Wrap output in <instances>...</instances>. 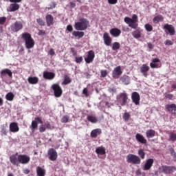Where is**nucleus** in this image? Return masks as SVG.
<instances>
[{
	"mask_svg": "<svg viewBox=\"0 0 176 176\" xmlns=\"http://www.w3.org/2000/svg\"><path fill=\"white\" fill-rule=\"evenodd\" d=\"M157 63H160V59L155 58L152 60V63H150L151 68H160L162 65L158 64Z\"/></svg>",
	"mask_w": 176,
	"mask_h": 176,
	"instance_id": "24",
	"label": "nucleus"
},
{
	"mask_svg": "<svg viewBox=\"0 0 176 176\" xmlns=\"http://www.w3.org/2000/svg\"><path fill=\"white\" fill-rule=\"evenodd\" d=\"M164 30H166L170 36L175 35V28L173 25L166 23L164 25Z\"/></svg>",
	"mask_w": 176,
	"mask_h": 176,
	"instance_id": "17",
	"label": "nucleus"
},
{
	"mask_svg": "<svg viewBox=\"0 0 176 176\" xmlns=\"http://www.w3.org/2000/svg\"><path fill=\"white\" fill-rule=\"evenodd\" d=\"M48 54L50 56H56V52H54V49L51 48L49 51H48Z\"/></svg>",
	"mask_w": 176,
	"mask_h": 176,
	"instance_id": "52",
	"label": "nucleus"
},
{
	"mask_svg": "<svg viewBox=\"0 0 176 176\" xmlns=\"http://www.w3.org/2000/svg\"><path fill=\"white\" fill-rule=\"evenodd\" d=\"M96 153L97 155H105L107 151H105V147L100 146L96 148Z\"/></svg>",
	"mask_w": 176,
	"mask_h": 176,
	"instance_id": "35",
	"label": "nucleus"
},
{
	"mask_svg": "<svg viewBox=\"0 0 176 176\" xmlns=\"http://www.w3.org/2000/svg\"><path fill=\"white\" fill-rule=\"evenodd\" d=\"M47 155L50 160L52 162H56V160H57V157H58V154L54 148H50L48 150Z\"/></svg>",
	"mask_w": 176,
	"mask_h": 176,
	"instance_id": "9",
	"label": "nucleus"
},
{
	"mask_svg": "<svg viewBox=\"0 0 176 176\" xmlns=\"http://www.w3.org/2000/svg\"><path fill=\"white\" fill-rule=\"evenodd\" d=\"M126 162L131 164H141V158H140L138 155L134 154H129L126 156Z\"/></svg>",
	"mask_w": 176,
	"mask_h": 176,
	"instance_id": "6",
	"label": "nucleus"
},
{
	"mask_svg": "<svg viewBox=\"0 0 176 176\" xmlns=\"http://www.w3.org/2000/svg\"><path fill=\"white\" fill-rule=\"evenodd\" d=\"M135 139L138 142H139L140 144H142L143 145H146V143L148 142L146 139H145L144 135H142V134L141 133H137L135 135Z\"/></svg>",
	"mask_w": 176,
	"mask_h": 176,
	"instance_id": "20",
	"label": "nucleus"
},
{
	"mask_svg": "<svg viewBox=\"0 0 176 176\" xmlns=\"http://www.w3.org/2000/svg\"><path fill=\"white\" fill-rule=\"evenodd\" d=\"M87 119L88 122H90L91 123H97V122H98V118L94 116H88Z\"/></svg>",
	"mask_w": 176,
	"mask_h": 176,
	"instance_id": "37",
	"label": "nucleus"
},
{
	"mask_svg": "<svg viewBox=\"0 0 176 176\" xmlns=\"http://www.w3.org/2000/svg\"><path fill=\"white\" fill-rule=\"evenodd\" d=\"M21 38L25 42V46L26 49H32L35 46V41L32 38L31 34L28 32H24L21 34Z\"/></svg>",
	"mask_w": 176,
	"mask_h": 176,
	"instance_id": "3",
	"label": "nucleus"
},
{
	"mask_svg": "<svg viewBox=\"0 0 176 176\" xmlns=\"http://www.w3.org/2000/svg\"><path fill=\"white\" fill-rule=\"evenodd\" d=\"M153 163H154L153 159L152 158L148 159L143 166L144 171H148L151 170V168H152V166H153Z\"/></svg>",
	"mask_w": 176,
	"mask_h": 176,
	"instance_id": "15",
	"label": "nucleus"
},
{
	"mask_svg": "<svg viewBox=\"0 0 176 176\" xmlns=\"http://www.w3.org/2000/svg\"><path fill=\"white\" fill-rule=\"evenodd\" d=\"M144 28H145L146 31H147V32H151V31H153V27L152 26V25H151L149 23L145 24Z\"/></svg>",
	"mask_w": 176,
	"mask_h": 176,
	"instance_id": "42",
	"label": "nucleus"
},
{
	"mask_svg": "<svg viewBox=\"0 0 176 176\" xmlns=\"http://www.w3.org/2000/svg\"><path fill=\"white\" fill-rule=\"evenodd\" d=\"M164 17L163 15H157L153 19V23L154 24H159V23L164 21Z\"/></svg>",
	"mask_w": 176,
	"mask_h": 176,
	"instance_id": "29",
	"label": "nucleus"
},
{
	"mask_svg": "<svg viewBox=\"0 0 176 176\" xmlns=\"http://www.w3.org/2000/svg\"><path fill=\"white\" fill-rule=\"evenodd\" d=\"M6 23V16H1L0 17V25H3Z\"/></svg>",
	"mask_w": 176,
	"mask_h": 176,
	"instance_id": "51",
	"label": "nucleus"
},
{
	"mask_svg": "<svg viewBox=\"0 0 176 176\" xmlns=\"http://www.w3.org/2000/svg\"><path fill=\"white\" fill-rule=\"evenodd\" d=\"M56 74L54 72H43V78L44 79H47L48 80H52V79H54Z\"/></svg>",
	"mask_w": 176,
	"mask_h": 176,
	"instance_id": "25",
	"label": "nucleus"
},
{
	"mask_svg": "<svg viewBox=\"0 0 176 176\" xmlns=\"http://www.w3.org/2000/svg\"><path fill=\"white\" fill-rule=\"evenodd\" d=\"M165 98H168V100H173V98H174V96L171 94H168L165 96Z\"/></svg>",
	"mask_w": 176,
	"mask_h": 176,
	"instance_id": "55",
	"label": "nucleus"
},
{
	"mask_svg": "<svg viewBox=\"0 0 176 176\" xmlns=\"http://www.w3.org/2000/svg\"><path fill=\"white\" fill-rule=\"evenodd\" d=\"M38 35H46V32H45V30H39Z\"/></svg>",
	"mask_w": 176,
	"mask_h": 176,
	"instance_id": "62",
	"label": "nucleus"
},
{
	"mask_svg": "<svg viewBox=\"0 0 176 176\" xmlns=\"http://www.w3.org/2000/svg\"><path fill=\"white\" fill-rule=\"evenodd\" d=\"M69 5L71 8H75V6H76V4H75V3L70 1L69 2Z\"/></svg>",
	"mask_w": 176,
	"mask_h": 176,
	"instance_id": "64",
	"label": "nucleus"
},
{
	"mask_svg": "<svg viewBox=\"0 0 176 176\" xmlns=\"http://www.w3.org/2000/svg\"><path fill=\"white\" fill-rule=\"evenodd\" d=\"M101 133H102L101 129H96L91 131L90 135L91 138H97V136L101 135Z\"/></svg>",
	"mask_w": 176,
	"mask_h": 176,
	"instance_id": "28",
	"label": "nucleus"
},
{
	"mask_svg": "<svg viewBox=\"0 0 176 176\" xmlns=\"http://www.w3.org/2000/svg\"><path fill=\"white\" fill-rule=\"evenodd\" d=\"M6 75H8L9 76V78H12L13 72H12L11 70L9 69H4L1 70V74H0L1 78H5V76Z\"/></svg>",
	"mask_w": 176,
	"mask_h": 176,
	"instance_id": "23",
	"label": "nucleus"
},
{
	"mask_svg": "<svg viewBox=\"0 0 176 176\" xmlns=\"http://www.w3.org/2000/svg\"><path fill=\"white\" fill-rule=\"evenodd\" d=\"M116 100L117 102L121 105V107H124L127 105L129 102V95H127V93L126 91L120 93L116 96Z\"/></svg>",
	"mask_w": 176,
	"mask_h": 176,
	"instance_id": "5",
	"label": "nucleus"
},
{
	"mask_svg": "<svg viewBox=\"0 0 176 176\" xmlns=\"http://www.w3.org/2000/svg\"><path fill=\"white\" fill-rule=\"evenodd\" d=\"M54 8H56V3L52 2V3L50 5V7H47V8H45V10L47 9V10H52V9H54Z\"/></svg>",
	"mask_w": 176,
	"mask_h": 176,
	"instance_id": "49",
	"label": "nucleus"
},
{
	"mask_svg": "<svg viewBox=\"0 0 176 176\" xmlns=\"http://www.w3.org/2000/svg\"><path fill=\"white\" fill-rule=\"evenodd\" d=\"M138 154L140 156V158L142 159V160H144V159H145V151L144 150V148H140L138 150Z\"/></svg>",
	"mask_w": 176,
	"mask_h": 176,
	"instance_id": "40",
	"label": "nucleus"
},
{
	"mask_svg": "<svg viewBox=\"0 0 176 176\" xmlns=\"http://www.w3.org/2000/svg\"><path fill=\"white\" fill-rule=\"evenodd\" d=\"M71 52L72 53L74 57H76V56L78 54V52H76V50L74 47L71 48Z\"/></svg>",
	"mask_w": 176,
	"mask_h": 176,
	"instance_id": "54",
	"label": "nucleus"
},
{
	"mask_svg": "<svg viewBox=\"0 0 176 176\" xmlns=\"http://www.w3.org/2000/svg\"><path fill=\"white\" fill-rule=\"evenodd\" d=\"M41 123V124L43 123V121L39 118H35L34 120L32 122V124L30 126V129L32 132L35 131L36 129H38V124Z\"/></svg>",
	"mask_w": 176,
	"mask_h": 176,
	"instance_id": "11",
	"label": "nucleus"
},
{
	"mask_svg": "<svg viewBox=\"0 0 176 176\" xmlns=\"http://www.w3.org/2000/svg\"><path fill=\"white\" fill-rule=\"evenodd\" d=\"M28 82H29L30 85H36V83L39 82V78L36 76H30L28 78Z\"/></svg>",
	"mask_w": 176,
	"mask_h": 176,
	"instance_id": "32",
	"label": "nucleus"
},
{
	"mask_svg": "<svg viewBox=\"0 0 176 176\" xmlns=\"http://www.w3.org/2000/svg\"><path fill=\"white\" fill-rule=\"evenodd\" d=\"M45 21L47 26L50 27L54 24V17L50 14H47L45 16Z\"/></svg>",
	"mask_w": 176,
	"mask_h": 176,
	"instance_id": "18",
	"label": "nucleus"
},
{
	"mask_svg": "<svg viewBox=\"0 0 176 176\" xmlns=\"http://www.w3.org/2000/svg\"><path fill=\"white\" fill-rule=\"evenodd\" d=\"M156 135V131L153 129L147 130L146 132V137L147 138H153Z\"/></svg>",
	"mask_w": 176,
	"mask_h": 176,
	"instance_id": "33",
	"label": "nucleus"
},
{
	"mask_svg": "<svg viewBox=\"0 0 176 176\" xmlns=\"http://www.w3.org/2000/svg\"><path fill=\"white\" fill-rule=\"evenodd\" d=\"M68 120H69V116H65L61 119L62 123H68Z\"/></svg>",
	"mask_w": 176,
	"mask_h": 176,
	"instance_id": "45",
	"label": "nucleus"
},
{
	"mask_svg": "<svg viewBox=\"0 0 176 176\" xmlns=\"http://www.w3.org/2000/svg\"><path fill=\"white\" fill-rule=\"evenodd\" d=\"M75 57V60H76V63L77 64H80V63H82V61H83V57L82 56H74Z\"/></svg>",
	"mask_w": 176,
	"mask_h": 176,
	"instance_id": "44",
	"label": "nucleus"
},
{
	"mask_svg": "<svg viewBox=\"0 0 176 176\" xmlns=\"http://www.w3.org/2000/svg\"><path fill=\"white\" fill-rule=\"evenodd\" d=\"M120 82L127 86V85H130V77L129 76H123L120 78Z\"/></svg>",
	"mask_w": 176,
	"mask_h": 176,
	"instance_id": "30",
	"label": "nucleus"
},
{
	"mask_svg": "<svg viewBox=\"0 0 176 176\" xmlns=\"http://www.w3.org/2000/svg\"><path fill=\"white\" fill-rule=\"evenodd\" d=\"M40 133H45L46 131V126H41L38 129Z\"/></svg>",
	"mask_w": 176,
	"mask_h": 176,
	"instance_id": "57",
	"label": "nucleus"
},
{
	"mask_svg": "<svg viewBox=\"0 0 176 176\" xmlns=\"http://www.w3.org/2000/svg\"><path fill=\"white\" fill-rule=\"evenodd\" d=\"M72 35L76 38H83V36H85V32L74 31L72 32Z\"/></svg>",
	"mask_w": 176,
	"mask_h": 176,
	"instance_id": "36",
	"label": "nucleus"
},
{
	"mask_svg": "<svg viewBox=\"0 0 176 176\" xmlns=\"http://www.w3.org/2000/svg\"><path fill=\"white\" fill-rule=\"evenodd\" d=\"M131 100L135 105H140V101L141 100V97L140 96V94L138 92H133L131 95Z\"/></svg>",
	"mask_w": 176,
	"mask_h": 176,
	"instance_id": "14",
	"label": "nucleus"
},
{
	"mask_svg": "<svg viewBox=\"0 0 176 176\" xmlns=\"http://www.w3.org/2000/svg\"><path fill=\"white\" fill-rule=\"evenodd\" d=\"M165 109L170 112L172 115H176V104H166L165 106Z\"/></svg>",
	"mask_w": 176,
	"mask_h": 176,
	"instance_id": "19",
	"label": "nucleus"
},
{
	"mask_svg": "<svg viewBox=\"0 0 176 176\" xmlns=\"http://www.w3.org/2000/svg\"><path fill=\"white\" fill-rule=\"evenodd\" d=\"M120 49V43L119 42H114L112 45V50H119Z\"/></svg>",
	"mask_w": 176,
	"mask_h": 176,
	"instance_id": "41",
	"label": "nucleus"
},
{
	"mask_svg": "<svg viewBox=\"0 0 176 176\" xmlns=\"http://www.w3.org/2000/svg\"><path fill=\"white\" fill-rule=\"evenodd\" d=\"M67 30L69 32H72V31H74V28L72 27V25H68L67 26Z\"/></svg>",
	"mask_w": 176,
	"mask_h": 176,
	"instance_id": "58",
	"label": "nucleus"
},
{
	"mask_svg": "<svg viewBox=\"0 0 176 176\" xmlns=\"http://www.w3.org/2000/svg\"><path fill=\"white\" fill-rule=\"evenodd\" d=\"M122 74H123V72H122V67L118 66L113 70L112 77L113 78V79H119Z\"/></svg>",
	"mask_w": 176,
	"mask_h": 176,
	"instance_id": "10",
	"label": "nucleus"
},
{
	"mask_svg": "<svg viewBox=\"0 0 176 176\" xmlns=\"http://www.w3.org/2000/svg\"><path fill=\"white\" fill-rule=\"evenodd\" d=\"M6 100H7V101H13V100H14V94L12 92H8L6 95Z\"/></svg>",
	"mask_w": 176,
	"mask_h": 176,
	"instance_id": "38",
	"label": "nucleus"
},
{
	"mask_svg": "<svg viewBox=\"0 0 176 176\" xmlns=\"http://www.w3.org/2000/svg\"><path fill=\"white\" fill-rule=\"evenodd\" d=\"M149 66L146 65V64H143L140 67V72L142 73L143 76L146 78L148 76V71H149Z\"/></svg>",
	"mask_w": 176,
	"mask_h": 176,
	"instance_id": "26",
	"label": "nucleus"
},
{
	"mask_svg": "<svg viewBox=\"0 0 176 176\" xmlns=\"http://www.w3.org/2000/svg\"><path fill=\"white\" fill-rule=\"evenodd\" d=\"M10 2L12 3H19L20 2H21V0H9Z\"/></svg>",
	"mask_w": 176,
	"mask_h": 176,
	"instance_id": "61",
	"label": "nucleus"
},
{
	"mask_svg": "<svg viewBox=\"0 0 176 176\" xmlns=\"http://www.w3.org/2000/svg\"><path fill=\"white\" fill-rule=\"evenodd\" d=\"M124 23L128 24L129 27L130 28H132L133 30H135L132 32V36L135 38V39H140L141 38V30L138 28V16L137 14H134L132 16V18H130L129 16H126L124 19Z\"/></svg>",
	"mask_w": 176,
	"mask_h": 176,
	"instance_id": "1",
	"label": "nucleus"
},
{
	"mask_svg": "<svg viewBox=\"0 0 176 176\" xmlns=\"http://www.w3.org/2000/svg\"><path fill=\"white\" fill-rule=\"evenodd\" d=\"M63 82H62V85H65L66 86V85H69V83H71V82H72V80L71 79V78L69 77L68 75H65L63 76Z\"/></svg>",
	"mask_w": 176,
	"mask_h": 176,
	"instance_id": "34",
	"label": "nucleus"
},
{
	"mask_svg": "<svg viewBox=\"0 0 176 176\" xmlns=\"http://www.w3.org/2000/svg\"><path fill=\"white\" fill-rule=\"evenodd\" d=\"M165 45H166L168 46H171L172 45H173V43L170 40H166L165 41Z\"/></svg>",
	"mask_w": 176,
	"mask_h": 176,
	"instance_id": "60",
	"label": "nucleus"
},
{
	"mask_svg": "<svg viewBox=\"0 0 176 176\" xmlns=\"http://www.w3.org/2000/svg\"><path fill=\"white\" fill-rule=\"evenodd\" d=\"M20 9V5L14 3L10 5L8 8L7 9V12H16V10H19Z\"/></svg>",
	"mask_w": 176,
	"mask_h": 176,
	"instance_id": "27",
	"label": "nucleus"
},
{
	"mask_svg": "<svg viewBox=\"0 0 176 176\" xmlns=\"http://www.w3.org/2000/svg\"><path fill=\"white\" fill-rule=\"evenodd\" d=\"M31 160V157L28 155L21 154L19 153L10 156V162L13 166H19V164H28Z\"/></svg>",
	"mask_w": 176,
	"mask_h": 176,
	"instance_id": "2",
	"label": "nucleus"
},
{
	"mask_svg": "<svg viewBox=\"0 0 176 176\" xmlns=\"http://www.w3.org/2000/svg\"><path fill=\"white\" fill-rule=\"evenodd\" d=\"M160 170L161 173H163L164 174H173V173L176 171V167L174 166H162L160 168Z\"/></svg>",
	"mask_w": 176,
	"mask_h": 176,
	"instance_id": "7",
	"label": "nucleus"
},
{
	"mask_svg": "<svg viewBox=\"0 0 176 176\" xmlns=\"http://www.w3.org/2000/svg\"><path fill=\"white\" fill-rule=\"evenodd\" d=\"M94 57H96V54H94V51H89L87 52V58H85V63L87 64H90V63H93V61L94 60Z\"/></svg>",
	"mask_w": 176,
	"mask_h": 176,
	"instance_id": "12",
	"label": "nucleus"
},
{
	"mask_svg": "<svg viewBox=\"0 0 176 176\" xmlns=\"http://www.w3.org/2000/svg\"><path fill=\"white\" fill-rule=\"evenodd\" d=\"M136 175H141L142 174L141 169H138L135 173Z\"/></svg>",
	"mask_w": 176,
	"mask_h": 176,
	"instance_id": "63",
	"label": "nucleus"
},
{
	"mask_svg": "<svg viewBox=\"0 0 176 176\" xmlns=\"http://www.w3.org/2000/svg\"><path fill=\"white\" fill-rule=\"evenodd\" d=\"M52 89L54 91L55 97L58 98L63 96V89H61V87L58 84L52 85Z\"/></svg>",
	"mask_w": 176,
	"mask_h": 176,
	"instance_id": "8",
	"label": "nucleus"
},
{
	"mask_svg": "<svg viewBox=\"0 0 176 176\" xmlns=\"http://www.w3.org/2000/svg\"><path fill=\"white\" fill-rule=\"evenodd\" d=\"M123 119L125 122H129V119H130V113H124L123 115Z\"/></svg>",
	"mask_w": 176,
	"mask_h": 176,
	"instance_id": "43",
	"label": "nucleus"
},
{
	"mask_svg": "<svg viewBox=\"0 0 176 176\" xmlns=\"http://www.w3.org/2000/svg\"><path fill=\"white\" fill-rule=\"evenodd\" d=\"M107 1L109 5H116V3H118V0H107Z\"/></svg>",
	"mask_w": 176,
	"mask_h": 176,
	"instance_id": "56",
	"label": "nucleus"
},
{
	"mask_svg": "<svg viewBox=\"0 0 176 176\" xmlns=\"http://www.w3.org/2000/svg\"><path fill=\"white\" fill-rule=\"evenodd\" d=\"M89 25V21L85 18H80L78 22H76L74 24V28L77 31H85L87 30Z\"/></svg>",
	"mask_w": 176,
	"mask_h": 176,
	"instance_id": "4",
	"label": "nucleus"
},
{
	"mask_svg": "<svg viewBox=\"0 0 176 176\" xmlns=\"http://www.w3.org/2000/svg\"><path fill=\"white\" fill-rule=\"evenodd\" d=\"M11 30L13 32H19L20 30H23V23L20 21H16L11 25Z\"/></svg>",
	"mask_w": 176,
	"mask_h": 176,
	"instance_id": "13",
	"label": "nucleus"
},
{
	"mask_svg": "<svg viewBox=\"0 0 176 176\" xmlns=\"http://www.w3.org/2000/svg\"><path fill=\"white\" fill-rule=\"evenodd\" d=\"M109 32L113 38H118V36H120V34H122V30L119 28H112L109 30Z\"/></svg>",
	"mask_w": 176,
	"mask_h": 176,
	"instance_id": "21",
	"label": "nucleus"
},
{
	"mask_svg": "<svg viewBox=\"0 0 176 176\" xmlns=\"http://www.w3.org/2000/svg\"><path fill=\"white\" fill-rule=\"evenodd\" d=\"M103 41L106 46H111L112 43V38H111L108 32H104L103 34Z\"/></svg>",
	"mask_w": 176,
	"mask_h": 176,
	"instance_id": "16",
	"label": "nucleus"
},
{
	"mask_svg": "<svg viewBox=\"0 0 176 176\" xmlns=\"http://www.w3.org/2000/svg\"><path fill=\"white\" fill-rule=\"evenodd\" d=\"M169 152H170L171 156H173V157H174V159H176V153H175V151L174 150V148H169Z\"/></svg>",
	"mask_w": 176,
	"mask_h": 176,
	"instance_id": "48",
	"label": "nucleus"
},
{
	"mask_svg": "<svg viewBox=\"0 0 176 176\" xmlns=\"http://www.w3.org/2000/svg\"><path fill=\"white\" fill-rule=\"evenodd\" d=\"M171 142H175L176 141V133L174 132L169 133V140Z\"/></svg>",
	"mask_w": 176,
	"mask_h": 176,
	"instance_id": "39",
	"label": "nucleus"
},
{
	"mask_svg": "<svg viewBox=\"0 0 176 176\" xmlns=\"http://www.w3.org/2000/svg\"><path fill=\"white\" fill-rule=\"evenodd\" d=\"M36 174H37V176H45L46 175V170H45V168L41 166H37Z\"/></svg>",
	"mask_w": 176,
	"mask_h": 176,
	"instance_id": "31",
	"label": "nucleus"
},
{
	"mask_svg": "<svg viewBox=\"0 0 176 176\" xmlns=\"http://www.w3.org/2000/svg\"><path fill=\"white\" fill-rule=\"evenodd\" d=\"M20 130V128L19 127V124L17 122H11L10 124V131L11 133H17Z\"/></svg>",
	"mask_w": 176,
	"mask_h": 176,
	"instance_id": "22",
	"label": "nucleus"
},
{
	"mask_svg": "<svg viewBox=\"0 0 176 176\" xmlns=\"http://www.w3.org/2000/svg\"><path fill=\"white\" fill-rule=\"evenodd\" d=\"M1 133L3 135H8V131H6V127H5V126H3L1 128Z\"/></svg>",
	"mask_w": 176,
	"mask_h": 176,
	"instance_id": "50",
	"label": "nucleus"
},
{
	"mask_svg": "<svg viewBox=\"0 0 176 176\" xmlns=\"http://www.w3.org/2000/svg\"><path fill=\"white\" fill-rule=\"evenodd\" d=\"M45 128L47 129V130H52V125L50 124V122H46L45 123Z\"/></svg>",
	"mask_w": 176,
	"mask_h": 176,
	"instance_id": "53",
	"label": "nucleus"
},
{
	"mask_svg": "<svg viewBox=\"0 0 176 176\" xmlns=\"http://www.w3.org/2000/svg\"><path fill=\"white\" fill-rule=\"evenodd\" d=\"M36 21L38 25H41V26L45 25V21H43V19L39 18L36 19Z\"/></svg>",
	"mask_w": 176,
	"mask_h": 176,
	"instance_id": "47",
	"label": "nucleus"
},
{
	"mask_svg": "<svg viewBox=\"0 0 176 176\" xmlns=\"http://www.w3.org/2000/svg\"><path fill=\"white\" fill-rule=\"evenodd\" d=\"M107 75H108V71H107V70H101L100 71L101 78H106Z\"/></svg>",
	"mask_w": 176,
	"mask_h": 176,
	"instance_id": "46",
	"label": "nucleus"
},
{
	"mask_svg": "<svg viewBox=\"0 0 176 176\" xmlns=\"http://www.w3.org/2000/svg\"><path fill=\"white\" fill-rule=\"evenodd\" d=\"M82 94H85V97H87L89 96V91L87 90V88H84L83 89Z\"/></svg>",
	"mask_w": 176,
	"mask_h": 176,
	"instance_id": "59",
	"label": "nucleus"
}]
</instances>
